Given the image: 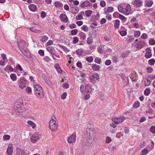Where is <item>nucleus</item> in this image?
<instances>
[{
    "label": "nucleus",
    "mask_w": 155,
    "mask_h": 155,
    "mask_svg": "<svg viewBox=\"0 0 155 155\" xmlns=\"http://www.w3.org/2000/svg\"><path fill=\"white\" fill-rule=\"evenodd\" d=\"M81 14H78L76 17V18L77 20H81V18H83Z\"/></svg>",
    "instance_id": "obj_53"
},
{
    "label": "nucleus",
    "mask_w": 155,
    "mask_h": 155,
    "mask_svg": "<svg viewBox=\"0 0 155 155\" xmlns=\"http://www.w3.org/2000/svg\"><path fill=\"white\" fill-rule=\"evenodd\" d=\"M118 11L122 13L124 15H127V14L125 13L123 11L124 8H122L121 6H120V7H118Z\"/></svg>",
    "instance_id": "obj_31"
},
{
    "label": "nucleus",
    "mask_w": 155,
    "mask_h": 155,
    "mask_svg": "<svg viewBox=\"0 0 155 155\" xmlns=\"http://www.w3.org/2000/svg\"><path fill=\"white\" fill-rule=\"evenodd\" d=\"M83 49L82 48L77 50L76 51L77 54L78 55H81L83 51Z\"/></svg>",
    "instance_id": "obj_21"
},
{
    "label": "nucleus",
    "mask_w": 155,
    "mask_h": 155,
    "mask_svg": "<svg viewBox=\"0 0 155 155\" xmlns=\"http://www.w3.org/2000/svg\"><path fill=\"white\" fill-rule=\"evenodd\" d=\"M53 41L51 40H49L46 43V46H47V45H50L53 44Z\"/></svg>",
    "instance_id": "obj_54"
},
{
    "label": "nucleus",
    "mask_w": 155,
    "mask_h": 155,
    "mask_svg": "<svg viewBox=\"0 0 155 155\" xmlns=\"http://www.w3.org/2000/svg\"><path fill=\"white\" fill-rule=\"evenodd\" d=\"M77 66L78 67H79L81 68H82V64L80 61H78L77 62Z\"/></svg>",
    "instance_id": "obj_64"
},
{
    "label": "nucleus",
    "mask_w": 155,
    "mask_h": 155,
    "mask_svg": "<svg viewBox=\"0 0 155 155\" xmlns=\"http://www.w3.org/2000/svg\"><path fill=\"white\" fill-rule=\"evenodd\" d=\"M148 153V151L146 148L143 149L141 151L142 155H146Z\"/></svg>",
    "instance_id": "obj_28"
},
{
    "label": "nucleus",
    "mask_w": 155,
    "mask_h": 155,
    "mask_svg": "<svg viewBox=\"0 0 155 155\" xmlns=\"http://www.w3.org/2000/svg\"><path fill=\"white\" fill-rule=\"evenodd\" d=\"M81 29L85 31H87L88 30V28L87 25H84L81 28Z\"/></svg>",
    "instance_id": "obj_42"
},
{
    "label": "nucleus",
    "mask_w": 155,
    "mask_h": 155,
    "mask_svg": "<svg viewBox=\"0 0 155 155\" xmlns=\"http://www.w3.org/2000/svg\"><path fill=\"white\" fill-rule=\"evenodd\" d=\"M140 34V32L139 31H135L134 32V35L135 37H139Z\"/></svg>",
    "instance_id": "obj_37"
},
{
    "label": "nucleus",
    "mask_w": 155,
    "mask_h": 155,
    "mask_svg": "<svg viewBox=\"0 0 155 155\" xmlns=\"http://www.w3.org/2000/svg\"><path fill=\"white\" fill-rule=\"evenodd\" d=\"M3 137L4 140H8L10 139V136L8 135H4Z\"/></svg>",
    "instance_id": "obj_63"
},
{
    "label": "nucleus",
    "mask_w": 155,
    "mask_h": 155,
    "mask_svg": "<svg viewBox=\"0 0 155 155\" xmlns=\"http://www.w3.org/2000/svg\"><path fill=\"white\" fill-rule=\"evenodd\" d=\"M78 32V30L77 29H75L72 30L71 31V34L72 35H76Z\"/></svg>",
    "instance_id": "obj_35"
},
{
    "label": "nucleus",
    "mask_w": 155,
    "mask_h": 155,
    "mask_svg": "<svg viewBox=\"0 0 155 155\" xmlns=\"http://www.w3.org/2000/svg\"><path fill=\"white\" fill-rule=\"evenodd\" d=\"M76 138V135L73 134H72L68 138V142L69 143H73L75 141Z\"/></svg>",
    "instance_id": "obj_8"
},
{
    "label": "nucleus",
    "mask_w": 155,
    "mask_h": 155,
    "mask_svg": "<svg viewBox=\"0 0 155 155\" xmlns=\"http://www.w3.org/2000/svg\"><path fill=\"white\" fill-rule=\"evenodd\" d=\"M119 18L121 20H124L126 19V18L123 15L119 14Z\"/></svg>",
    "instance_id": "obj_62"
},
{
    "label": "nucleus",
    "mask_w": 155,
    "mask_h": 155,
    "mask_svg": "<svg viewBox=\"0 0 155 155\" xmlns=\"http://www.w3.org/2000/svg\"><path fill=\"white\" fill-rule=\"evenodd\" d=\"M55 7L56 8L61 7L63 6V4L62 3L58 1L55 2L54 3Z\"/></svg>",
    "instance_id": "obj_18"
},
{
    "label": "nucleus",
    "mask_w": 155,
    "mask_h": 155,
    "mask_svg": "<svg viewBox=\"0 0 155 155\" xmlns=\"http://www.w3.org/2000/svg\"><path fill=\"white\" fill-rule=\"evenodd\" d=\"M48 38L47 36L43 35L41 37L40 41L42 42H45L48 40Z\"/></svg>",
    "instance_id": "obj_16"
},
{
    "label": "nucleus",
    "mask_w": 155,
    "mask_h": 155,
    "mask_svg": "<svg viewBox=\"0 0 155 155\" xmlns=\"http://www.w3.org/2000/svg\"><path fill=\"white\" fill-rule=\"evenodd\" d=\"M100 5L102 7H104L106 6V3L104 1H101L100 2Z\"/></svg>",
    "instance_id": "obj_43"
},
{
    "label": "nucleus",
    "mask_w": 155,
    "mask_h": 155,
    "mask_svg": "<svg viewBox=\"0 0 155 155\" xmlns=\"http://www.w3.org/2000/svg\"><path fill=\"white\" fill-rule=\"evenodd\" d=\"M92 13V11L91 10H87L85 12V15L87 17L91 16Z\"/></svg>",
    "instance_id": "obj_26"
},
{
    "label": "nucleus",
    "mask_w": 155,
    "mask_h": 155,
    "mask_svg": "<svg viewBox=\"0 0 155 155\" xmlns=\"http://www.w3.org/2000/svg\"><path fill=\"white\" fill-rule=\"evenodd\" d=\"M92 42V39L91 38H88L87 39V43L88 44H90Z\"/></svg>",
    "instance_id": "obj_55"
},
{
    "label": "nucleus",
    "mask_w": 155,
    "mask_h": 155,
    "mask_svg": "<svg viewBox=\"0 0 155 155\" xmlns=\"http://www.w3.org/2000/svg\"><path fill=\"white\" fill-rule=\"evenodd\" d=\"M140 104V103L139 102H135L134 104L133 107L134 108H137L139 107Z\"/></svg>",
    "instance_id": "obj_30"
},
{
    "label": "nucleus",
    "mask_w": 155,
    "mask_h": 155,
    "mask_svg": "<svg viewBox=\"0 0 155 155\" xmlns=\"http://www.w3.org/2000/svg\"><path fill=\"white\" fill-rule=\"evenodd\" d=\"M79 41V39L78 37H74L73 39V42L74 43H77Z\"/></svg>",
    "instance_id": "obj_41"
},
{
    "label": "nucleus",
    "mask_w": 155,
    "mask_h": 155,
    "mask_svg": "<svg viewBox=\"0 0 155 155\" xmlns=\"http://www.w3.org/2000/svg\"><path fill=\"white\" fill-rule=\"evenodd\" d=\"M85 35L84 33L81 32V39L82 40H84L85 39Z\"/></svg>",
    "instance_id": "obj_51"
},
{
    "label": "nucleus",
    "mask_w": 155,
    "mask_h": 155,
    "mask_svg": "<svg viewBox=\"0 0 155 155\" xmlns=\"http://www.w3.org/2000/svg\"><path fill=\"white\" fill-rule=\"evenodd\" d=\"M34 87L35 94L39 98L44 97L43 91L42 87L37 84L35 85Z\"/></svg>",
    "instance_id": "obj_2"
},
{
    "label": "nucleus",
    "mask_w": 155,
    "mask_h": 155,
    "mask_svg": "<svg viewBox=\"0 0 155 155\" xmlns=\"http://www.w3.org/2000/svg\"><path fill=\"white\" fill-rule=\"evenodd\" d=\"M108 12H112L114 11V8L112 7H109L107 8Z\"/></svg>",
    "instance_id": "obj_56"
},
{
    "label": "nucleus",
    "mask_w": 155,
    "mask_h": 155,
    "mask_svg": "<svg viewBox=\"0 0 155 155\" xmlns=\"http://www.w3.org/2000/svg\"><path fill=\"white\" fill-rule=\"evenodd\" d=\"M59 18L61 21L65 23L67 22L68 20V18L66 14H61Z\"/></svg>",
    "instance_id": "obj_9"
},
{
    "label": "nucleus",
    "mask_w": 155,
    "mask_h": 155,
    "mask_svg": "<svg viewBox=\"0 0 155 155\" xmlns=\"http://www.w3.org/2000/svg\"><path fill=\"white\" fill-rule=\"evenodd\" d=\"M85 88V91L87 93H89L90 92V91H92L90 84H87V85L86 86Z\"/></svg>",
    "instance_id": "obj_20"
},
{
    "label": "nucleus",
    "mask_w": 155,
    "mask_h": 155,
    "mask_svg": "<svg viewBox=\"0 0 155 155\" xmlns=\"http://www.w3.org/2000/svg\"><path fill=\"white\" fill-rule=\"evenodd\" d=\"M125 10L127 13L128 12L129 13L131 10V8L129 5L126 6Z\"/></svg>",
    "instance_id": "obj_40"
},
{
    "label": "nucleus",
    "mask_w": 155,
    "mask_h": 155,
    "mask_svg": "<svg viewBox=\"0 0 155 155\" xmlns=\"http://www.w3.org/2000/svg\"><path fill=\"white\" fill-rule=\"evenodd\" d=\"M49 127L50 129L52 131L57 129L58 125L56 124V121L53 119L49 122Z\"/></svg>",
    "instance_id": "obj_3"
},
{
    "label": "nucleus",
    "mask_w": 155,
    "mask_h": 155,
    "mask_svg": "<svg viewBox=\"0 0 155 155\" xmlns=\"http://www.w3.org/2000/svg\"><path fill=\"white\" fill-rule=\"evenodd\" d=\"M92 69L94 71H99L101 68V67L99 65L96 64H93L91 66Z\"/></svg>",
    "instance_id": "obj_13"
},
{
    "label": "nucleus",
    "mask_w": 155,
    "mask_h": 155,
    "mask_svg": "<svg viewBox=\"0 0 155 155\" xmlns=\"http://www.w3.org/2000/svg\"><path fill=\"white\" fill-rule=\"evenodd\" d=\"M39 138L38 134H33L31 138V140L32 143H35L37 141L38 139Z\"/></svg>",
    "instance_id": "obj_10"
},
{
    "label": "nucleus",
    "mask_w": 155,
    "mask_h": 155,
    "mask_svg": "<svg viewBox=\"0 0 155 155\" xmlns=\"http://www.w3.org/2000/svg\"><path fill=\"white\" fill-rule=\"evenodd\" d=\"M149 43L150 45H154L155 44V41L153 39H151L149 40Z\"/></svg>",
    "instance_id": "obj_39"
},
{
    "label": "nucleus",
    "mask_w": 155,
    "mask_h": 155,
    "mask_svg": "<svg viewBox=\"0 0 155 155\" xmlns=\"http://www.w3.org/2000/svg\"><path fill=\"white\" fill-rule=\"evenodd\" d=\"M152 56V54L150 52H146L145 54V57L146 58H149Z\"/></svg>",
    "instance_id": "obj_25"
},
{
    "label": "nucleus",
    "mask_w": 155,
    "mask_h": 155,
    "mask_svg": "<svg viewBox=\"0 0 155 155\" xmlns=\"http://www.w3.org/2000/svg\"><path fill=\"white\" fill-rule=\"evenodd\" d=\"M38 54L41 56H43L44 55V51L42 50H40L38 51Z\"/></svg>",
    "instance_id": "obj_49"
},
{
    "label": "nucleus",
    "mask_w": 155,
    "mask_h": 155,
    "mask_svg": "<svg viewBox=\"0 0 155 155\" xmlns=\"http://www.w3.org/2000/svg\"><path fill=\"white\" fill-rule=\"evenodd\" d=\"M29 9L31 11L35 12L36 9L37 7L34 4H31L28 6Z\"/></svg>",
    "instance_id": "obj_14"
},
{
    "label": "nucleus",
    "mask_w": 155,
    "mask_h": 155,
    "mask_svg": "<svg viewBox=\"0 0 155 155\" xmlns=\"http://www.w3.org/2000/svg\"><path fill=\"white\" fill-rule=\"evenodd\" d=\"M10 78L13 81H16L17 80V76L14 74H10Z\"/></svg>",
    "instance_id": "obj_24"
},
{
    "label": "nucleus",
    "mask_w": 155,
    "mask_h": 155,
    "mask_svg": "<svg viewBox=\"0 0 155 155\" xmlns=\"http://www.w3.org/2000/svg\"><path fill=\"white\" fill-rule=\"evenodd\" d=\"M93 57H88L86 58V60L89 63H91L93 61Z\"/></svg>",
    "instance_id": "obj_33"
},
{
    "label": "nucleus",
    "mask_w": 155,
    "mask_h": 155,
    "mask_svg": "<svg viewBox=\"0 0 155 155\" xmlns=\"http://www.w3.org/2000/svg\"><path fill=\"white\" fill-rule=\"evenodd\" d=\"M150 88H147L144 91V94L146 95H148L150 93Z\"/></svg>",
    "instance_id": "obj_27"
},
{
    "label": "nucleus",
    "mask_w": 155,
    "mask_h": 155,
    "mask_svg": "<svg viewBox=\"0 0 155 155\" xmlns=\"http://www.w3.org/2000/svg\"><path fill=\"white\" fill-rule=\"evenodd\" d=\"M93 76H94L93 78H94V79H96V80H98L100 79L99 75L97 73L94 74Z\"/></svg>",
    "instance_id": "obj_38"
},
{
    "label": "nucleus",
    "mask_w": 155,
    "mask_h": 155,
    "mask_svg": "<svg viewBox=\"0 0 155 155\" xmlns=\"http://www.w3.org/2000/svg\"><path fill=\"white\" fill-rule=\"evenodd\" d=\"M120 25V21L118 19H116L115 20L114 24V27L115 28L118 29L119 28V26Z\"/></svg>",
    "instance_id": "obj_19"
},
{
    "label": "nucleus",
    "mask_w": 155,
    "mask_h": 155,
    "mask_svg": "<svg viewBox=\"0 0 155 155\" xmlns=\"http://www.w3.org/2000/svg\"><path fill=\"white\" fill-rule=\"evenodd\" d=\"M17 45L22 54L27 57L30 58L31 57L30 53L26 47V42L25 41L21 39L18 42Z\"/></svg>",
    "instance_id": "obj_1"
},
{
    "label": "nucleus",
    "mask_w": 155,
    "mask_h": 155,
    "mask_svg": "<svg viewBox=\"0 0 155 155\" xmlns=\"http://www.w3.org/2000/svg\"><path fill=\"white\" fill-rule=\"evenodd\" d=\"M137 45L138 47L140 46V48H143V45L141 41H139L137 43Z\"/></svg>",
    "instance_id": "obj_50"
},
{
    "label": "nucleus",
    "mask_w": 155,
    "mask_h": 155,
    "mask_svg": "<svg viewBox=\"0 0 155 155\" xmlns=\"http://www.w3.org/2000/svg\"><path fill=\"white\" fill-rule=\"evenodd\" d=\"M1 56H2V58L4 61H7V60L6 58V55L5 54H2Z\"/></svg>",
    "instance_id": "obj_58"
},
{
    "label": "nucleus",
    "mask_w": 155,
    "mask_h": 155,
    "mask_svg": "<svg viewBox=\"0 0 155 155\" xmlns=\"http://www.w3.org/2000/svg\"><path fill=\"white\" fill-rule=\"evenodd\" d=\"M19 155H25V152L22 149H20L19 150Z\"/></svg>",
    "instance_id": "obj_47"
},
{
    "label": "nucleus",
    "mask_w": 155,
    "mask_h": 155,
    "mask_svg": "<svg viewBox=\"0 0 155 155\" xmlns=\"http://www.w3.org/2000/svg\"><path fill=\"white\" fill-rule=\"evenodd\" d=\"M17 101H16L14 106V109L15 110L17 113L22 112L23 111L21 109V104H19Z\"/></svg>",
    "instance_id": "obj_4"
},
{
    "label": "nucleus",
    "mask_w": 155,
    "mask_h": 155,
    "mask_svg": "<svg viewBox=\"0 0 155 155\" xmlns=\"http://www.w3.org/2000/svg\"><path fill=\"white\" fill-rule=\"evenodd\" d=\"M120 33L121 36H124L127 35V32L124 31H120Z\"/></svg>",
    "instance_id": "obj_45"
},
{
    "label": "nucleus",
    "mask_w": 155,
    "mask_h": 155,
    "mask_svg": "<svg viewBox=\"0 0 155 155\" xmlns=\"http://www.w3.org/2000/svg\"><path fill=\"white\" fill-rule=\"evenodd\" d=\"M148 62L150 65H153L155 62V60L154 59H151L148 61Z\"/></svg>",
    "instance_id": "obj_29"
},
{
    "label": "nucleus",
    "mask_w": 155,
    "mask_h": 155,
    "mask_svg": "<svg viewBox=\"0 0 155 155\" xmlns=\"http://www.w3.org/2000/svg\"><path fill=\"white\" fill-rule=\"evenodd\" d=\"M106 142L107 143H110L111 141V138L109 137H106Z\"/></svg>",
    "instance_id": "obj_60"
},
{
    "label": "nucleus",
    "mask_w": 155,
    "mask_h": 155,
    "mask_svg": "<svg viewBox=\"0 0 155 155\" xmlns=\"http://www.w3.org/2000/svg\"><path fill=\"white\" fill-rule=\"evenodd\" d=\"M121 78L123 79L124 82V84L127 85L129 82L128 78L125 75H123Z\"/></svg>",
    "instance_id": "obj_15"
},
{
    "label": "nucleus",
    "mask_w": 155,
    "mask_h": 155,
    "mask_svg": "<svg viewBox=\"0 0 155 155\" xmlns=\"http://www.w3.org/2000/svg\"><path fill=\"white\" fill-rule=\"evenodd\" d=\"M150 130L153 134H155V126H152L150 129Z\"/></svg>",
    "instance_id": "obj_36"
},
{
    "label": "nucleus",
    "mask_w": 155,
    "mask_h": 155,
    "mask_svg": "<svg viewBox=\"0 0 155 155\" xmlns=\"http://www.w3.org/2000/svg\"><path fill=\"white\" fill-rule=\"evenodd\" d=\"M87 2V1H85L82 3L81 5H80V7L82 8H84L85 7H87L88 4Z\"/></svg>",
    "instance_id": "obj_23"
},
{
    "label": "nucleus",
    "mask_w": 155,
    "mask_h": 155,
    "mask_svg": "<svg viewBox=\"0 0 155 155\" xmlns=\"http://www.w3.org/2000/svg\"><path fill=\"white\" fill-rule=\"evenodd\" d=\"M46 16V13L44 11H42L41 14V18H45Z\"/></svg>",
    "instance_id": "obj_52"
},
{
    "label": "nucleus",
    "mask_w": 155,
    "mask_h": 155,
    "mask_svg": "<svg viewBox=\"0 0 155 155\" xmlns=\"http://www.w3.org/2000/svg\"><path fill=\"white\" fill-rule=\"evenodd\" d=\"M69 27L71 29H73L76 28V25L74 24H72L69 25Z\"/></svg>",
    "instance_id": "obj_57"
},
{
    "label": "nucleus",
    "mask_w": 155,
    "mask_h": 155,
    "mask_svg": "<svg viewBox=\"0 0 155 155\" xmlns=\"http://www.w3.org/2000/svg\"><path fill=\"white\" fill-rule=\"evenodd\" d=\"M146 81H146L145 82V85L146 86L149 85L151 83V81L149 79H147L146 80Z\"/></svg>",
    "instance_id": "obj_46"
},
{
    "label": "nucleus",
    "mask_w": 155,
    "mask_h": 155,
    "mask_svg": "<svg viewBox=\"0 0 155 155\" xmlns=\"http://www.w3.org/2000/svg\"><path fill=\"white\" fill-rule=\"evenodd\" d=\"M27 81V80L24 78H21L19 81V83L21 84V85H20L19 87L21 89L24 88L25 87V84H26Z\"/></svg>",
    "instance_id": "obj_7"
},
{
    "label": "nucleus",
    "mask_w": 155,
    "mask_h": 155,
    "mask_svg": "<svg viewBox=\"0 0 155 155\" xmlns=\"http://www.w3.org/2000/svg\"><path fill=\"white\" fill-rule=\"evenodd\" d=\"M30 29L31 31L34 32H38V30H36V28H35L34 27H31L30 28Z\"/></svg>",
    "instance_id": "obj_61"
},
{
    "label": "nucleus",
    "mask_w": 155,
    "mask_h": 155,
    "mask_svg": "<svg viewBox=\"0 0 155 155\" xmlns=\"http://www.w3.org/2000/svg\"><path fill=\"white\" fill-rule=\"evenodd\" d=\"M134 3L136 5V6L137 8L140 7L142 5L143 2L140 0H135Z\"/></svg>",
    "instance_id": "obj_12"
},
{
    "label": "nucleus",
    "mask_w": 155,
    "mask_h": 155,
    "mask_svg": "<svg viewBox=\"0 0 155 155\" xmlns=\"http://www.w3.org/2000/svg\"><path fill=\"white\" fill-rule=\"evenodd\" d=\"M147 70L148 73H151L153 70V69L150 67H148L147 68Z\"/></svg>",
    "instance_id": "obj_59"
},
{
    "label": "nucleus",
    "mask_w": 155,
    "mask_h": 155,
    "mask_svg": "<svg viewBox=\"0 0 155 155\" xmlns=\"http://www.w3.org/2000/svg\"><path fill=\"white\" fill-rule=\"evenodd\" d=\"M125 120V117L123 116L119 118L114 117L112 119V120L116 124L122 123Z\"/></svg>",
    "instance_id": "obj_5"
},
{
    "label": "nucleus",
    "mask_w": 155,
    "mask_h": 155,
    "mask_svg": "<svg viewBox=\"0 0 155 155\" xmlns=\"http://www.w3.org/2000/svg\"><path fill=\"white\" fill-rule=\"evenodd\" d=\"M94 132V130L92 129H90L89 128H87L86 132L87 137H92L94 136L95 134Z\"/></svg>",
    "instance_id": "obj_6"
},
{
    "label": "nucleus",
    "mask_w": 155,
    "mask_h": 155,
    "mask_svg": "<svg viewBox=\"0 0 155 155\" xmlns=\"http://www.w3.org/2000/svg\"><path fill=\"white\" fill-rule=\"evenodd\" d=\"M67 95V93L66 92L63 93L61 96V98L62 99H64L66 98Z\"/></svg>",
    "instance_id": "obj_48"
},
{
    "label": "nucleus",
    "mask_w": 155,
    "mask_h": 155,
    "mask_svg": "<svg viewBox=\"0 0 155 155\" xmlns=\"http://www.w3.org/2000/svg\"><path fill=\"white\" fill-rule=\"evenodd\" d=\"M46 49L51 54H55L56 51L53 47L49 46Z\"/></svg>",
    "instance_id": "obj_11"
},
{
    "label": "nucleus",
    "mask_w": 155,
    "mask_h": 155,
    "mask_svg": "<svg viewBox=\"0 0 155 155\" xmlns=\"http://www.w3.org/2000/svg\"><path fill=\"white\" fill-rule=\"evenodd\" d=\"M28 124L29 125L31 126L33 128H35L36 127V124L31 121L28 120Z\"/></svg>",
    "instance_id": "obj_22"
},
{
    "label": "nucleus",
    "mask_w": 155,
    "mask_h": 155,
    "mask_svg": "<svg viewBox=\"0 0 155 155\" xmlns=\"http://www.w3.org/2000/svg\"><path fill=\"white\" fill-rule=\"evenodd\" d=\"M26 91L28 94H29L31 92V89L29 87H27L26 88Z\"/></svg>",
    "instance_id": "obj_44"
},
{
    "label": "nucleus",
    "mask_w": 155,
    "mask_h": 155,
    "mask_svg": "<svg viewBox=\"0 0 155 155\" xmlns=\"http://www.w3.org/2000/svg\"><path fill=\"white\" fill-rule=\"evenodd\" d=\"M94 61L96 63L98 64H100L101 62V58L97 57L95 59Z\"/></svg>",
    "instance_id": "obj_32"
},
{
    "label": "nucleus",
    "mask_w": 155,
    "mask_h": 155,
    "mask_svg": "<svg viewBox=\"0 0 155 155\" xmlns=\"http://www.w3.org/2000/svg\"><path fill=\"white\" fill-rule=\"evenodd\" d=\"M100 15L98 13L96 15H93L91 18V20L92 21H95V20H98L99 19Z\"/></svg>",
    "instance_id": "obj_17"
},
{
    "label": "nucleus",
    "mask_w": 155,
    "mask_h": 155,
    "mask_svg": "<svg viewBox=\"0 0 155 155\" xmlns=\"http://www.w3.org/2000/svg\"><path fill=\"white\" fill-rule=\"evenodd\" d=\"M153 4V2L152 1H150L147 2L146 3V5L147 7H150Z\"/></svg>",
    "instance_id": "obj_34"
}]
</instances>
